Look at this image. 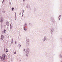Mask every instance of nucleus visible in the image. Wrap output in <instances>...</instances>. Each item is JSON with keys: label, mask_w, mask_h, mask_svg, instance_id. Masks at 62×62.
<instances>
[{"label": "nucleus", "mask_w": 62, "mask_h": 62, "mask_svg": "<svg viewBox=\"0 0 62 62\" xmlns=\"http://www.w3.org/2000/svg\"><path fill=\"white\" fill-rule=\"evenodd\" d=\"M19 47L20 48L21 47V45L20 44H19Z\"/></svg>", "instance_id": "obj_17"}, {"label": "nucleus", "mask_w": 62, "mask_h": 62, "mask_svg": "<svg viewBox=\"0 0 62 62\" xmlns=\"http://www.w3.org/2000/svg\"><path fill=\"white\" fill-rule=\"evenodd\" d=\"M61 62H62V61H61Z\"/></svg>", "instance_id": "obj_36"}, {"label": "nucleus", "mask_w": 62, "mask_h": 62, "mask_svg": "<svg viewBox=\"0 0 62 62\" xmlns=\"http://www.w3.org/2000/svg\"><path fill=\"white\" fill-rule=\"evenodd\" d=\"M2 12H3V13H5V12H6V11H2Z\"/></svg>", "instance_id": "obj_22"}, {"label": "nucleus", "mask_w": 62, "mask_h": 62, "mask_svg": "<svg viewBox=\"0 0 62 62\" xmlns=\"http://www.w3.org/2000/svg\"><path fill=\"white\" fill-rule=\"evenodd\" d=\"M8 52V49H6V53H7Z\"/></svg>", "instance_id": "obj_19"}, {"label": "nucleus", "mask_w": 62, "mask_h": 62, "mask_svg": "<svg viewBox=\"0 0 62 62\" xmlns=\"http://www.w3.org/2000/svg\"><path fill=\"white\" fill-rule=\"evenodd\" d=\"M6 31V30L5 29H4V31H2V33L3 34H4V33H5Z\"/></svg>", "instance_id": "obj_12"}, {"label": "nucleus", "mask_w": 62, "mask_h": 62, "mask_svg": "<svg viewBox=\"0 0 62 62\" xmlns=\"http://www.w3.org/2000/svg\"><path fill=\"white\" fill-rule=\"evenodd\" d=\"M46 38H47V37L46 36H44L42 39V40L44 41H45V40H46Z\"/></svg>", "instance_id": "obj_7"}, {"label": "nucleus", "mask_w": 62, "mask_h": 62, "mask_svg": "<svg viewBox=\"0 0 62 62\" xmlns=\"http://www.w3.org/2000/svg\"><path fill=\"white\" fill-rule=\"evenodd\" d=\"M25 26H25H24V27H25V26Z\"/></svg>", "instance_id": "obj_34"}, {"label": "nucleus", "mask_w": 62, "mask_h": 62, "mask_svg": "<svg viewBox=\"0 0 62 62\" xmlns=\"http://www.w3.org/2000/svg\"><path fill=\"white\" fill-rule=\"evenodd\" d=\"M11 40V43H13V39H12V40Z\"/></svg>", "instance_id": "obj_16"}, {"label": "nucleus", "mask_w": 62, "mask_h": 62, "mask_svg": "<svg viewBox=\"0 0 62 62\" xmlns=\"http://www.w3.org/2000/svg\"><path fill=\"white\" fill-rule=\"evenodd\" d=\"M31 24V23H29V24L30 25V24Z\"/></svg>", "instance_id": "obj_32"}, {"label": "nucleus", "mask_w": 62, "mask_h": 62, "mask_svg": "<svg viewBox=\"0 0 62 62\" xmlns=\"http://www.w3.org/2000/svg\"><path fill=\"white\" fill-rule=\"evenodd\" d=\"M15 43L16 44H17V42L16 41H15Z\"/></svg>", "instance_id": "obj_26"}, {"label": "nucleus", "mask_w": 62, "mask_h": 62, "mask_svg": "<svg viewBox=\"0 0 62 62\" xmlns=\"http://www.w3.org/2000/svg\"><path fill=\"white\" fill-rule=\"evenodd\" d=\"M0 21L1 23H3L4 22V18L2 17H0Z\"/></svg>", "instance_id": "obj_4"}, {"label": "nucleus", "mask_w": 62, "mask_h": 62, "mask_svg": "<svg viewBox=\"0 0 62 62\" xmlns=\"http://www.w3.org/2000/svg\"><path fill=\"white\" fill-rule=\"evenodd\" d=\"M19 15H21V13H20L19 14Z\"/></svg>", "instance_id": "obj_31"}, {"label": "nucleus", "mask_w": 62, "mask_h": 62, "mask_svg": "<svg viewBox=\"0 0 62 62\" xmlns=\"http://www.w3.org/2000/svg\"><path fill=\"white\" fill-rule=\"evenodd\" d=\"M1 40H3L4 39V36L2 35H1Z\"/></svg>", "instance_id": "obj_11"}, {"label": "nucleus", "mask_w": 62, "mask_h": 62, "mask_svg": "<svg viewBox=\"0 0 62 62\" xmlns=\"http://www.w3.org/2000/svg\"><path fill=\"white\" fill-rule=\"evenodd\" d=\"M15 17L16 18H17V17H16V15H15Z\"/></svg>", "instance_id": "obj_30"}, {"label": "nucleus", "mask_w": 62, "mask_h": 62, "mask_svg": "<svg viewBox=\"0 0 62 62\" xmlns=\"http://www.w3.org/2000/svg\"><path fill=\"white\" fill-rule=\"evenodd\" d=\"M23 51H25V49L24 48L23 49Z\"/></svg>", "instance_id": "obj_27"}, {"label": "nucleus", "mask_w": 62, "mask_h": 62, "mask_svg": "<svg viewBox=\"0 0 62 62\" xmlns=\"http://www.w3.org/2000/svg\"><path fill=\"white\" fill-rule=\"evenodd\" d=\"M24 12V10H22V17L23 18V13Z\"/></svg>", "instance_id": "obj_9"}, {"label": "nucleus", "mask_w": 62, "mask_h": 62, "mask_svg": "<svg viewBox=\"0 0 62 62\" xmlns=\"http://www.w3.org/2000/svg\"><path fill=\"white\" fill-rule=\"evenodd\" d=\"M25 1V0H23V2H24Z\"/></svg>", "instance_id": "obj_29"}, {"label": "nucleus", "mask_w": 62, "mask_h": 62, "mask_svg": "<svg viewBox=\"0 0 62 62\" xmlns=\"http://www.w3.org/2000/svg\"><path fill=\"white\" fill-rule=\"evenodd\" d=\"M26 7L27 9H30V6L28 4L27 5Z\"/></svg>", "instance_id": "obj_5"}, {"label": "nucleus", "mask_w": 62, "mask_h": 62, "mask_svg": "<svg viewBox=\"0 0 62 62\" xmlns=\"http://www.w3.org/2000/svg\"><path fill=\"white\" fill-rule=\"evenodd\" d=\"M29 53H30V50H29V49L28 48H27L26 49V51H25V53L26 54H28Z\"/></svg>", "instance_id": "obj_1"}, {"label": "nucleus", "mask_w": 62, "mask_h": 62, "mask_svg": "<svg viewBox=\"0 0 62 62\" xmlns=\"http://www.w3.org/2000/svg\"><path fill=\"white\" fill-rule=\"evenodd\" d=\"M25 56H26L27 57H28V54H26L25 55Z\"/></svg>", "instance_id": "obj_20"}, {"label": "nucleus", "mask_w": 62, "mask_h": 62, "mask_svg": "<svg viewBox=\"0 0 62 62\" xmlns=\"http://www.w3.org/2000/svg\"><path fill=\"white\" fill-rule=\"evenodd\" d=\"M15 15H16V13H15Z\"/></svg>", "instance_id": "obj_37"}, {"label": "nucleus", "mask_w": 62, "mask_h": 62, "mask_svg": "<svg viewBox=\"0 0 62 62\" xmlns=\"http://www.w3.org/2000/svg\"><path fill=\"white\" fill-rule=\"evenodd\" d=\"M50 29L51 30V33L52 34H53V32H54V29L53 27L51 28Z\"/></svg>", "instance_id": "obj_2"}, {"label": "nucleus", "mask_w": 62, "mask_h": 62, "mask_svg": "<svg viewBox=\"0 0 62 62\" xmlns=\"http://www.w3.org/2000/svg\"><path fill=\"white\" fill-rule=\"evenodd\" d=\"M15 20H16V18L15 19Z\"/></svg>", "instance_id": "obj_35"}, {"label": "nucleus", "mask_w": 62, "mask_h": 62, "mask_svg": "<svg viewBox=\"0 0 62 62\" xmlns=\"http://www.w3.org/2000/svg\"><path fill=\"white\" fill-rule=\"evenodd\" d=\"M25 26H27V24H26V23H25Z\"/></svg>", "instance_id": "obj_24"}, {"label": "nucleus", "mask_w": 62, "mask_h": 62, "mask_svg": "<svg viewBox=\"0 0 62 62\" xmlns=\"http://www.w3.org/2000/svg\"><path fill=\"white\" fill-rule=\"evenodd\" d=\"M5 57V54H4L3 55H2V57L0 56V58H1L2 59H3V60H4Z\"/></svg>", "instance_id": "obj_3"}, {"label": "nucleus", "mask_w": 62, "mask_h": 62, "mask_svg": "<svg viewBox=\"0 0 62 62\" xmlns=\"http://www.w3.org/2000/svg\"><path fill=\"white\" fill-rule=\"evenodd\" d=\"M3 26H4V27H5V26H6V25H3Z\"/></svg>", "instance_id": "obj_33"}, {"label": "nucleus", "mask_w": 62, "mask_h": 62, "mask_svg": "<svg viewBox=\"0 0 62 62\" xmlns=\"http://www.w3.org/2000/svg\"><path fill=\"white\" fill-rule=\"evenodd\" d=\"M20 61H21V60H20Z\"/></svg>", "instance_id": "obj_38"}, {"label": "nucleus", "mask_w": 62, "mask_h": 62, "mask_svg": "<svg viewBox=\"0 0 62 62\" xmlns=\"http://www.w3.org/2000/svg\"><path fill=\"white\" fill-rule=\"evenodd\" d=\"M16 51H15V52H14V54H16Z\"/></svg>", "instance_id": "obj_25"}, {"label": "nucleus", "mask_w": 62, "mask_h": 62, "mask_svg": "<svg viewBox=\"0 0 62 62\" xmlns=\"http://www.w3.org/2000/svg\"><path fill=\"white\" fill-rule=\"evenodd\" d=\"M1 29H2V28H3V26L2 25V24H1Z\"/></svg>", "instance_id": "obj_18"}, {"label": "nucleus", "mask_w": 62, "mask_h": 62, "mask_svg": "<svg viewBox=\"0 0 62 62\" xmlns=\"http://www.w3.org/2000/svg\"><path fill=\"white\" fill-rule=\"evenodd\" d=\"M6 24L7 26H9V23L8 21H7L6 23Z\"/></svg>", "instance_id": "obj_8"}, {"label": "nucleus", "mask_w": 62, "mask_h": 62, "mask_svg": "<svg viewBox=\"0 0 62 62\" xmlns=\"http://www.w3.org/2000/svg\"><path fill=\"white\" fill-rule=\"evenodd\" d=\"M14 9V8L13 7L12 8V11H13Z\"/></svg>", "instance_id": "obj_21"}, {"label": "nucleus", "mask_w": 62, "mask_h": 62, "mask_svg": "<svg viewBox=\"0 0 62 62\" xmlns=\"http://www.w3.org/2000/svg\"><path fill=\"white\" fill-rule=\"evenodd\" d=\"M24 28L25 31H26L27 30V28H26L25 27H24Z\"/></svg>", "instance_id": "obj_13"}, {"label": "nucleus", "mask_w": 62, "mask_h": 62, "mask_svg": "<svg viewBox=\"0 0 62 62\" xmlns=\"http://www.w3.org/2000/svg\"><path fill=\"white\" fill-rule=\"evenodd\" d=\"M61 17V15H60L59 17H58V18H59V20H60V17Z\"/></svg>", "instance_id": "obj_14"}, {"label": "nucleus", "mask_w": 62, "mask_h": 62, "mask_svg": "<svg viewBox=\"0 0 62 62\" xmlns=\"http://www.w3.org/2000/svg\"><path fill=\"white\" fill-rule=\"evenodd\" d=\"M26 44L27 45H29V39H27L26 40Z\"/></svg>", "instance_id": "obj_6"}, {"label": "nucleus", "mask_w": 62, "mask_h": 62, "mask_svg": "<svg viewBox=\"0 0 62 62\" xmlns=\"http://www.w3.org/2000/svg\"><path fill=\"white\" fill-rule=\"evenodd\" d=\"M9 3L10 5H11V2H10V1H9Z\"/></svg>", "instance_id": "obj_23"}, {"label": "nucleus", "mask_w": 62, "mask_h": 62, "mask_svg": "<svg viewBox=\"0 0 62 62\" xmlns=\"http://www.w3.org/2000/svg\"><path fill=\"white\" fill-rule=\"evenodd\" d=\"M59 57H60V58H62V56L61 55V54L60 55H59Z\"/></svg>", "instance_id": "obj_15"}, {"label": "nucleus", "mask_w": 62, "mask_h": 62, "mask_svg": "<svg viewBox=\"0 0 62 62\" xmlns=\"http://www.w3.org/2000/svg\"><path fill=\"white\" fill-rule=\"evenodd\" d=\"M4 1V0H3V1H2V4H3V3Z\"/></svg>", "instance_id": "obj_28"}, {"label": "nucleus", "mask_w": 62, "mask_h": 62, "mask_svg": "<svg viewBox=\"0 0 62 62\" xmlns=\"http://www.w3.org/2000/svg\"><path fill=\"white\" fill-rule=\"evenodd\" d=\"M12 23H11L10 25V29H12Z\"/></svg>", "instance_id": "obj_10"}]
</instances>
